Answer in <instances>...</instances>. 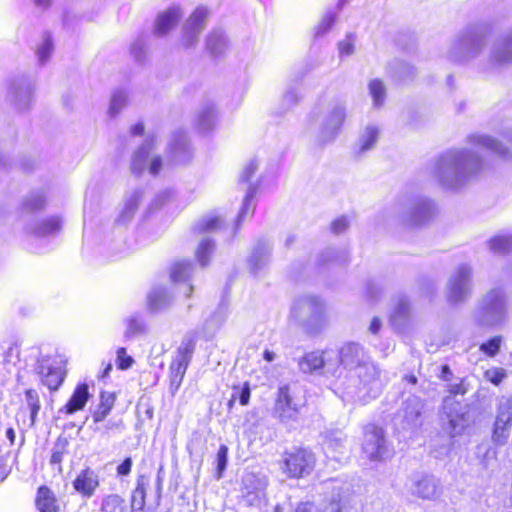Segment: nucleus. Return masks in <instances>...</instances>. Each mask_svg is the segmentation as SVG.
Returning a JSON list of instances; mask_svg holds the SVG:
<instances>
[{
	"label": "nucleus",
	"instance_id": "16",
	"mask_svg": "<svg viewBox=\"0 0 512 512\" xmlns=\"http://www.w3.org/2000/svg\"><path fill=\"white\" fill-rule=\"evenodd\" d=\"M361 348L356 343H347L340 350V362L342 364H350L355 366L361 365L360 359Z\"/></svg>",
	"mask_w": 512,
	"mask_h": 512
},
{
	"label": "nucleus",
	"instance_id": "41",
	"mask_svg": "<svg viewBox=\"0 0 512 512\" xmlns=\"http://www.w3.org/2000/svg\"><path fill=\"white\" fill-rule=\"evenodd\" d=\"M257 171V164L254 162L249 163L241 174V181L244 183L250 182Z\"/></svg>",
	"mask_w": 512,
	"mask_h": 512
},
{
	"label": "nucleus",
	"instance_id": "34",
	"mask_svg": "<svg viewBox=\"0 0 512 512\" xmlns=\"http://www.w3.org/2000/svg\"><path fill=\"white\" fill-rule=\"evenodd\" d=\"M133 467V461L132 458L126 457L122 460L121 463H119L116 467V475L118 477H126L130 475Z\"/></svg>",
	"mask_w": 512,
	"mask_h": 512
},
{
	"label": "nucleus",
	"instance_id": "49",
	"mask_svg": "<svg viewBox=\"0 0 512 512\" xmlns=\"http://www.w3.org/2000/svg\"><path fill=\"white\" fill-rule=\"evenodd\" d=\"M112 371V364L110 362L105 364V367L101 374L98 376L99 379H104L107 376H109L110 372Z\"/></svg>",
	"mask_w": 512,
	"mask_h": 512
},
{
	"label": "nucleus",
	"instance_id": "5",
	"mask_svg": "<svg viewBox=\"0 0 512 512\" xmlns=\"http://www.w3.org/2000/svg\"><path fill=\"white\" fill-rule=\"evenodd\" d=\"M101 485L98 473L90 467H85L72 481L74 491L82 498H92Z\"/></svg>",
	"mask_w": 512,
	"mask_h": 512
},
{
	"label": "nucleus",
	"instance_id": "36",
	"mask_svg": "<svg viewBox=\"0 0 512 512\" xmlns=\"http://www.w3.org/2000/svg\"><path fill=\"white\" fill-rule=\"evenodd\" d=\"M339 53L343 56L351 55L354 52V41L351 37L338 43Z\"/></svg>",
	"mask_w": 512,
	"mask_h": 512
},
{
	"label": "nucleus",
	"instance_id": "43",
	"mask_svg": "<svg viewBox=\"0 0 512 512\" xmlns=\"http://www.w3.org/2000/svg\"><path fill=\"white\" fill-rule=\"evenodd\" d=\"M347 227H348V222L343 218L333 221V223L331 225L332 231L336 234H339V233L345 231L347 229Z\"/></svg>",
	"mask_w": 512,
	"mask_h": 512
},
{
	"label": "nucleus",
	"instance_id": "4",
	"mask_svg": "<svg viewBox=\"0 0 512 512\" xmlns=\"http://www.w3.org/2000/svg\"><path fill=\"white\" fill-rule=\"evenodd\" d=\"M512 428V401L502 399L496 407V417L492 429V440L495 444H504Z\"/></svg>",
	"mask_w": 512,
	"mask_h": 512
},
{
	"label": "nucleus",
	"instance_id": "18",
	"mask_svg": "<svg viewBox=\"0 0 512 512\" xmlns=\"http://www.w3.org/2000/svg\"><path fill=\"white\" fill-rule=\"evenodd\" d=\"M368 88L374 104L377 106L382 105L386 95V87L383 81L380 79H373L369 82Z\"/></svg>",
	"mask_w": 512,
	"mask_h": 512
},
{
	"label": "nucleus",
	"instance_id": "12",
	"mask_svg": "<svg viewBox=\"0 0 512 512\" xmlns=\"http://www.w3.org/2000/svg\"><path fill=\"white\" fill-rule=\"evenodd\" d=\"M181 11L177 7H172L159 14L156 21V32L164 35L168 33L180 20Z\"/></svg>",
	"mask_w": 512,
	"mask_h": 512
},
{
	"label": "nucleus",
	"instance_id": "48",
	"mask_svg": "<svg viewBox=\"0 0 512 512\" xmlns=\"http://www.w3.org/2000/svg\"><path fill=\"white\" fill-rule=\"evenodd\" d=\"M10 469L5 463L4 458H0V482H2L9 474Z\"/></svg>",
	"mask_w": 512,
	"mask_h": 512
},
{
	"label": "nucleus",
	"instance_id": "37",
	"mask_svg": "<svg viewBox=\"0 0 512 512\" xmlns=\"http://www.w3.org/2000/svg\"><path fill=\"white\" fill-rule=\"evenodd\" d=\"M220 222V218L217 216L208 218L201 222V224L199 225V231L206 232L209 230L216 229L220 226Z\"/></svg>",
	"mask_w": 512,
	"mask_h": 512
},
{
	"label": "nucleus",
	"instance_id": "21",
	"mask_svg": "<svg viewBox=\"0 0 512 512\" xmlns=\"http://www.w3.org/2000/svg\"><path fill=\"white\" fill-rule=\"evenodd\" d=\"M229 449L226 445H220L216 454V478L220 479L223 477L224 471L227 466Z\"/></svg>",
	"mask_w": 512,
	"mask_h": 512
},
{
	"label": "nucleus",
	"instance_id": "19",
	"mask_svg": "<svg viewBox=\"0 0 512 512\" xmlns=\"http://www.w3.org/2000/svg\"><path fill=\"white\" fill-rule=\"evenodd\" d=\"M214 250V243L210 239L200 242L196 250V258L202 266H206L210 260V256Z\"/></svg>",
	"mask_w": 512,
	"mask_h": 512
},
{
	"label": "nucleus",
	"instance_id": "17",
	"mask_svg": "<svg viewBox=\"0 0 512 512\" xmlns=\"http://www.w3.org/2000/svg\"><path fill=\"white\" fill-rule=\"evenodd\" d=\"M207 11L204 9H196L189 19V31L195 34L200 31L203 27L204 22L207 18ZM196 41V36L192 35L190 40H187L186 45H192Z\"/></svg>",
	"mask_w": 512,
	"mask_h": 512
},
{
	"label": "nucleus",
	"instance_id": "35",
	"mask_svg": "<svg viewBox=\"0 0 512 512\" xmlns=\"http://www.w3.org/2000/svg\"><path fill=\"white\" fill-rule=\"evenodd\" d=\"M378 130L375 128H369L366 132V136L362 142L361 149L367 150L374 146L378 139Z\"/></svg>",
	"mask_w": 512,
	"mask_h": 512
},
{
	"label": "nucleus",
	"instance_id": "15",
	"mask_svg": "<svg viewBox=\"0 0 512 512\" xmlns=\"http://www.w3.org/2000/svg\"><path fill=\"white\" fill-rule=\"evenodd\" d=\"M100 512H127L125 498L117 493L106 495L102 499Z\"/></svg>",
	"mask_w": 512,
	"mask_h": 512
},
{
	"label": "nucleus",
	"instance_id": "8",
	"mask_svg": "<svg viewBox=\"0 0 512 512\" xmlns=\"http://www.w3.org/2000/svg\"><path fill=\"white\" fill-rule=\"evenodd\" d=\"M90 397L89 385L85 382L78 383L68 401L61 408V412L66 415H72L83 410Z\"/></svg>",
	"mask_w": 512,
	"mask_h": 512
},
{
	"label": "nucleus",
	"instance_id": "2",
	"mask_svg": "<svg viewBox=\"0 0 512 512\" xmlns=\"http://www.w3.org/2000/svg\"><path fill=\"white\" fill-rule=\"evenodd\" d=\"M197 337H185L177 347L175 356L169 364V389L171 393H175L180 388L185 377L186 371L192 361L193 354L196 350Z\"/></svg>",
	"mask_w": 512,
	"mask_h": 512
},
{
	"label": "nucleus",
	"instance_id": "6",
	"mask_svg": "<svg viewBox=\"0 0 512 512\" xmlns=\"http://www.w3.org/2000/svg\"><path fill=\"white\" fill-rule=\"evenodd\" d=\"M299 406L293 402V396L289 385L278 388L274 403V411L281 421L288 422L296 419L299 413Z\"/></svg>",
	"mask_w": 512,
	"mask_h": 512
},
{
	"label": "nucleus",
	"instance_id": "38",
	"mask_svg": "<svg viewBox=\"0 0 512 512\" xmlns=\"http://www.w3.org/2000/svg\"><path fill=\"white\" fill-rule=\"evenodd\" d=\"M253 480L248 479L243 481V485L241 487V495L243 498L250 499L251 497L257 496V489L255 487H251Z\"/></svg>",
	"mask_w": 512,
	"mask_h": 512
},
{
	"label": "nucleus",
	"instance_id": "50",
	"mask_svg": "<svg viewBox=\"0 0 512 512\" xmlns=\"http://www.w3.org/2000/svg\"><path fill=\"white\" fill-rule=\"evenodd\" d=\"M44 206V200H40V201H33V202H29L28 203V208L30 210H36V209H40Z\"/></svg>",
	"mask_w": 512,
	"mask_h": 512
},
{
	"label": "nucleus",
	"instance_id": "24",
	"mask_svg": "<svg viewBox=\"0 0 512 512\" xmlns=\"http://www.w3.org/2000/svg\"><path fill=\"white\" fill-rule=\"evenodd\" d=\"M167 302V293L165 290H153L147 297L148 307L157 310L163 307Z\"/></svg>",
	"mask_w": 512,
	"mask_h": 512
},
{
	"label": "nucleus",
	"instance_id": "51",
	"mask_svg": "<svg viewBox=\"0 0 512 512\" xmlns=\"http://www.w3.org/2000/svg\"><path fill=\"white\" fill-rule=\"evenodd\" d=\"M6 436L9 439L10 445H14L16 435H15V431H14V429L12 427H9L6 430Z\"/></svg>",
	"mask_w": 512,
	"mask_h": 512
},
{
	"label": "nucleus",
	"instance_id": "56",
	"mask_svg": "<svg viewBox=\"0 0 512 512\" xmlns=\"http://www.w3.org/2000/svg\"><path fill=\"white\" fill-rule=\"evenodd\" d=\"M334 20L335 19L333 16L329 17L326 29H328L334 23Z\"/></svg>",
	"mask_w": 512,
	"mask_h": 512
},
{
	"label": "nucleus",
	"instance_id": "54",
	"mask_svg": "<svg viewBox=\"0 0 512 512\" xmlns=\"http://www.w3.org/2000/svg\"><path fill=\"white\" fill-rule=\"evenodd\" d=\"M35 4L42 7H47L51 4V0H34Z\"/></svg>",
	"mask_w": 512,
	"mask_h": 512
},
{
	"label": "nucleus",
	"instance_id": "47",
	"mask_svg": "<svg viewBox=\"0 0 512 512\" xmlns=\"http://www.w3.org/2000/svg\"><path fill=\"white\" fill-rule=\"evenodd\" d=\"M381 327H382L381 319L378 317L372 318V320L370 322V326H369L370 332L373 334H377L380 331Z\"/></svg>",
	"mask_w": 512,
	"mask_h": 512
},
{
	"label": "nucleus",
	"instance_id": "10",
	"mask_svg": "<svg viewBox=\"0 0 512 512\" xmlns=\"http://www.w3.org/2000/svg\"><path fill=\"white\" fill-rule=\"evenodd\" d=\"M117 400V394L113 391H100L99 402L91 416L94 423L103 422L113 410Z\"/></svg>",
	"mask_w": 512,
	"mask_h": 512
},
{
	"label": "nucleus",
	"instance_id": "57",
	"mask_svg": "<svg viewBox=\"0 0 512 512\" xmlns=\"http://www.w3.org/2000/svg\"><path fill=\"white\" fill-rule=\"evenodd\" d=\"M13 351H15L17 355L19 354V349H18L17 346H12V347L9 348V352L10 353L13 352Z\"/></svg>",
	"mask_w": 512,
	"mask_h": 512
},
{
	"label": "nucleus",
	"instance_id": "32",
	"mask_svg": "<svg viewBox=\"0 0 512 512\" xmlns=\"http://www.w3.org/2000/svg\"><path fill=\"white\" fill-rule=\"evenodd\" d=\"M134 363L133 358L127 354L126 348L120 347L116 351V367L119 370H127Z\"/></svg>",
	"mask_w": 512,
	"mask_h": 512
},
{
	"label": "nucleus",
	"instance_id": "23",
	"mask_svg": "<svg viewBox=\"0 0 512 512\" xmlns=\"http://www.w3.org/2000/svg\"><path fill=\"white\" fill-rule=\"evenodd\" d=\"M484 379L494 386H499L507 377V372L504 368L495 367L487 369L483 373Z\"/></svg>",
	"mask_w": 512,
	"mask_h": 512
},
{
	"label": "nucleus",
	"instance_id": "28",
	"mask_svg": "<svg viewBox=\"0 0 512 512\" xmlns=\"http://www.w3.org/2000/svg\"><path fill=\"white\" fill-rule=\"evenodd\" d=\"M67 440L59 438L55 443V449L50 457L51 465H60L63 461V456L67 453Z\"/></svg>",
	"mask_w": 512,
	"mask_h": 512
},
{
	"label": "nucleus",
	"instance_id": "44",
	"mask_svg": "<svg viewBox=\"0 0 512 512\" xmlns=\"http://www.w3.org/2000/svg\"><path fill=\"white\" fill-rule=\"evenodd\" d=\"M438 377L440 380L448 382L452 379L453 372L447 364H444L440 367V373Z\"/></svg>",
	"mask_w": 512,
	"mask_h": 512
},
{
	"label": "nucleus",
	"instance_id": "3",
	"mask_svg": "<svg viewBox=\"0 0 512 512\" xmlns=\"http://www.w3.org/2000/svg\"><path fill=\"white\" fill-rule=\"evenodd\" d=\"M362 450L371 461H381L387 454L385 432L376 424H369L364 429Z\"/></svg>",
	"mask_w": 512,
	"mask_h": 512
},
{
	"label": "nucleus",
	"instance_id": "40",
	"mask_svg": "<svg viewBox=\"0 0 512 512\" xmlns=\"http://www.w3.org/2000/svg\"><path fill=\"white\" fill-rule=\"evenodd\" d=\"M294 512H321L312 501H302L297 503Z\"/></svg>",
	"mask_w": 512,
	"mask_h": 512
},
{
	"label": "nucleus",
	"instance_id": "58",
	"mask_svg": "<svg viewBox=\"0 0 512 512\" xmlns=\"http://www.w3.org/2000/svg\"><path fill=\"white\" fill-rule=\"evenodd\" d=\"M192 292H193V286H192V285H189V293H188V297H190V296H191Z\"/></svg>",
	"mask_w": 512,
	"mask_h": 512
},
{
	"label": "nucleus",
	"instance_id": "11",
	"mask_svg": "<svg viewBox=\"0 0 512 512\" xmlns=\"http://www.w3.org/2000/svg\"><path fill=\"white\" fill-rule=\"evenodd\" d=\"M298 365L304 373H313L323 369L325 366L324 351L317 350L305 353L298 360Z\"/></svg>",
	"mask_w": 512,
	"mask_h": 512
},
{
	"label": "nucleus",
	"instance_id": "27",
	"mask_svg": "<svg viewBox=\"0 0 512 512\" xmlns=\"http://www.w3.org/2000/svg\"><path fill=\"white\" fill-rule=\"evenodd\" d=\"M469 389L470 385L467 378H461L457 383L449 385L446 392L449 398H455L457 396H464Z\"/></svg>",
	"mask_w": 512,
	"mask_h": 512
},
{
	"label": "nucleus",
	"instance_id": "53",
	"mask_svg": "<svg viewBox=\"0 0 512 512\" xmlns=\"http://www.w3.org/2000/svg\"><path fill=\"white\" fill-rule=\"evenodd\" d=\"M263 358L267 361V362H271L274 360V353H272L271 351L269 350H265L263 352Z\"/></svg>",
	"mask_w": 512,
	"mask_h": 512
},
{
	"label": "nucleus",
	"instance_id": "22",
	"mask_svg": "<svg viewBox=\"0 0 512 512\" xmlns=\"http://www.w3.org/2000/svg\"><path fill=\"white\" fill-rule=\"evenodd\" d=\"M255 192L256 189L253 187L245 196L243 206L238 214V222L243 221L247 216L253 215L255 211V206L253 205V198L255 196Z\"/></svg>",
	"mask_w": 512,
	"mask_h": 512
},
{
	"label": "nucleus",
	"instance_id": "31",
	"mask_svg": "<svg viewBox=\"0 0 512 512\" xmlns=\"http://www.w3.org/2000/svg\"><path fill=\"white\" fill-rule=\"evenodd\" d=\"M60 229L61 219L58 217H50L48 219H45L38 226V230L42 234L58 232L60 231Z\"/></svg>",
	"mask_w": 512,
	"mask_h": 512
},
{
	"label": "nucleus",
	"instance_id": "20",
	"mask_svg": "<svg viewBox=\"0 0 512 512\" xmlns=\"http://www.w3.org/2000/svg\"><path fill=\"white\" fill-rule=\"evenodd\" d=\"M25 397L30 409L31 422L34 423L41 408L39 395L35 389L30 388L25 391Z\"/></svg>",
	"mask_w": 512,
	"mask_h": 512
},
{
	"label": "nucleus",
	"instance_id": "26",
	"mask_svg": "<svg viewBox=\"0 0 512 512\" xmlns=\"http://www.w3.org/2000/svg\"><path fill=\"white\" fill-rule=\"evenodd\" d=\"M500 345H501V337L494 336V337L490 338L488 341L482 343L480 345L479 349L486 356L495 357L500 350Z\"/></svg>",
	"mask_w": 512,
	"mask_h": 512
},
{
	"label": "nucleus",
	"instance_id": "46",
	"mask_svg": "<svg viewBox=\"0 0 512 512\" xmlns=\"http://www.w3.org/2000/svg\"><path fill=\"white\" fill-rule=\"evenodd\" d=\"M130 133L133 136H143L145 133V125L143 122H137L130 128Z\"/></svg>",
	"mask_w": 512,
	"mask_h": 512
},
{
	"label": "nucleus",
	"instance_id": "55",
	"mask_svg": "<svg viewBox=\"0 0 512 512\" xmlns=\"http://www.w3.org/2000/svg\"><path fill=\"white\" fill-rule=\"evenodd\" d=\"M236 400H237L236 393H233V394H232V396H231V398H230V399L228 400V402H227V407H228L229 409L233 408V406H234V404H235Z\"/></svg>",
	"mask_w": 512,
	"mask_h": 512
},
{
	"label": "nucleus",
	"instance_id": "7",
	"mask_svg": "<svg viewBox=\"0 0 512 512\" xmlns=\"http://www.w3.org/2000/svg\"><path fill=\"white\" fill-rule=\"evenodd\" d=\"M38 375L41 383L46 386L50 392H55L62 386L66 377V371L58 364H42L39 366Z\"/></svg>",
	"mask_w": 512,
	"mask_h": 512
},
{
	"label": "nucleus",
	"instance_id": "9",
	"mask_svg": "<svg viewBox=\"0 0 512 512\" xmlns=\"http://www.w3.org/2000/svg\"><path fill=\"white\" fill-rule=\"evenodd\" d=\"M34 504L38 512H60L59 500L47 485H40L37 488Z\"/></svg>",
	"mask_w": 512,
	"mask_h": 512
},
{
	"label": "nucleus",
	"instance_id": "13",
	"mask_svg": "<svg viewBox=\"0 0 512 512\" xmlns=\"http://www.w3.org/2000/svg\"><path fill=\"white\" fill-rule=\"evenodd\" d=\"M154 148V142H147L136 149L131 159V171L134 174L141 173L147 163L150 152Z\"/></svg>",
	"mask_w": 512,
	"mask_h": 512
},
{
	"label": "nucleus",
	"instance_id": "25",
	"mask_svg": "<svg viewBox=\"0 0 512 512\" xmlns=\"http://www.w3.org/2000/svg\"><path fill=\"white\" fill-rule=\"evenodd\" d=\"M190 265L184 262L173 264L170 270V277L173 282H179L189 276Z\"/></svg>",
	"mask_w": 512,
	"mask_h": 512
},
{
	"label": "nucleus",
	"instance_id": "1",
	"mask_svg": "<svg viewBox=\"0 0 512 512\" xmlns=\"http://www.w3.org/2000/svg\"><path fill=\"white\" fill-rule=\"evenodd\" d=\"M317 458L311 448L295 446L285 450L280 460V468L287 479H303L316 467Z\"/></svg>",
	"mask_w": 512,
	"mask_h": 512
},
{
	"label": "nucleus",
	"instance_id": "39",
	"mask_svg": "<svg viewBox=\"0 0 512 512\" xmlns=\"http://www.w3.org/2000/svg\"><path fill=\"white\" fill-rule=\"evenodd\" d=\"M163 165H164V161H163L162 156H160V155L154 156L151 159L150 164H149V172L154 176L158 175L160 173V171L162 170Z\"/></svg>",
	"mask_w": 512,
	"mask_h": 512
},
{
	"label": "nucleus",
	"instance_id": "59",
	"mask_svg": "<svg viewBox=\"0 0 512 512\" xmlns=\"http://www.w3.org/2000/svg\"><path fill=\"white\" fill-rule=\"evenodd\" d=\"M333 512H342V510H341V508H338V509H336V510H335V511H333Z\"/></svg>",
	"mask_w": 512,
	"mask_h": 512
},
{
	"label": "nucleus",
	"instance_id": "30",
	"mask_svg": "<svg viewBox=\"0 0 512 512\" xmlns=\"http://www.w3.org/2000/svg\"><path fill=\"white\" fill-rule=\"evenodd\" d=\"M489 246H490V249L494 252L506 253V252L510 251L511 246H512V241H511V239H509L507 237L496 236V237H493L489 241Z\"/></svg>",
	"mask_w": 512,
	"mask_h": 512
},
{
	"label": "nucleus",
	"instance_id": "42",
	"mask_svg": "<svg viewBox=\"0 0 512 512\" xmlns=\"http://www.w3.org/2000/svg\"><path fill=\"white\" fill-rule=\"evenodd\" d=\"M52 50H53V44H52L51 40L44 41V43L41 45V47L37 51V54H38L40 60H42V61L46 60L48 58V56L50 55V53L52 52Z\"/></svg>",
	"mask_w": 512,
	"mask_h": 512
},
{
	"label": "nucleus",
	"instance_id": "29",
	"mask_svg": "<svg viewBox=\"0 0 512 512\" xmlns=\"http://www.w3.org/2000/svg\"><path fill=\"white\" fill-rule=\"evenodd\" d=\"M233 393H236L237 400L240 405L247 406L250 402L251 387L248 381L244 382L241 386L233 385Z\"/></svg>",
	"mask_w": 512,
	"mask_h": 512
},
{
	"label": "nucleus",
	"instance_id": "14",
	"mask_svg": "<svg viewBox=\"0 0 512 512\" xmlns=\"http://www.w3.org/2000/svg\"><path fill=\"white\" fill-rule=\"evenodd\" d=\"M130 505L132 512H143L146 507V486L142 477L137 479L136 486L131 492Z\"/></svg>",
	"mask_w": 512,
	"mask_h": 512
},
{
	"label": "nucleus",
	"instance_id": "52",
	"mask_svg": "<svg viewBox=\"0 0 512 512\" xmlns=\"http://www.w3.org/2000/svg\"><path fill=\"white\" fill-rule=\"evenodd\" d=\"M405 380H406V382H408L411 385H416L418 382L417 377L413 374L406 375Z\"/></svg>",
	"mask_w": 512,
	"mask_h": 512
},
{
	"label": "nucleus",
	"instance_id": "33",
	"mask_svg": "<svg viewBox=\"0 0 512 512\" xmlns=\"http://www.w3.org/2000/svg\"><path fill=\"white\" fill-rule=\"evenodd\" d=\"M144 327L137 318H129L126 322L125 337L130 339L143 333Z\"/></svg>",
	"mask_w": 512,
	"mask_h": 512
},
{
	"label": "nucleus",
	"instance_id": "45",
	"mask_svg": "<svg viewBox=\"0 0 512 512\" xmlns=\"http://www.w3.org/2000/svg\"><path fill=\"white\" fill-rule=\"evenodd\" d=\"M479 143H480L482 146H484V147H486V148H488V149H490V150H493V151H494V150H496V149H497V147H498L497 142H496L494 139H492V138H490V137H487V136H485V137H481V138L479 139Z\"/></svg>",
	"mask_w": 512,
	"mask_h": 512
}]
</instances>
